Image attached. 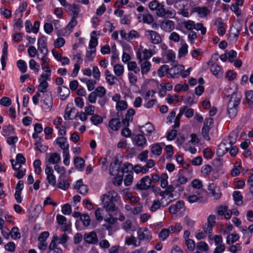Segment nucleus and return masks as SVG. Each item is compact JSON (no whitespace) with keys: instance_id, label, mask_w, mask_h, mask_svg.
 <instances>
[{"instance_id":"nucleus-1","label":"nucleus","mask_w":253,"mask_h":253,"mask_svg":"<svg viewBox=\"0 0 253 253\" xmlns=\"http://www.w3.org/2000/svg\"><path fill=\"white\" fill-rule=\"evenodd\" d=\"M118 193L114 190L109 191L106 194L103 195L102 202L103 207L107 211H118V208L114 203L119 199Z\"/></svg>"},{"instance_id":"nucleus-2","label":"nucleus","mask_w":253,"mask_h":253,"mask_svg":"<svg viewBox=\"0 0 253 253\" xmlns=\"http://www.w3.org/2000/svg\"><path fill=\"white\" fill-rule=\"evenodd\" d=\"M241 98L242 94L240 92H233L231 95L227 105V114L230 119H232L237 116Z\"/></svg>"},{"instance_id":"nucleus-3","label":"nucleus","mask_w":253,"mask_h":253,"mask_svg":"<svg viewBox=\"0 0 253 253\" xmlns=\"http://www.w3.org/2000/svg\"><path fill=\"white\" fill-rule=\"evenodd\" d=\"M137 238L139 240L149 242L152 239V236L148 229L146 227L140 228L137 231Z\"/></svg>"},{"instance_id":"nucleus-4","label":"nucleus","mask_w":253,"mask_h":253,"mask_svg":"<svg viewBox=\"0 0 253 253\" xmlns=\"http://www.w3.org/2000/svg\"><path fill=\"white\" fill-rule=\"evenodd\" d=\"M156 13L158 16L167 18H173L175 16L174 10L165 9L163 4H161L160 6L157 9Z\"/></svg>"},{"instance_id":"nucleus-5","label":"nucleus","mask_w":253,"mask_h":253,"mask_svg":"<svg viewBox=\"0 0 253 253\" xmlns=\"http://www.w3.org/2000/svg\"><path fill=\"white\" fill-rule=\"evenodd\" d=\"M122 162H119V159L116 158L114 161L110 164V173L112 175L121 174Z\"/></svg>"},{"instance_id":"nucleus-6","label":"nucleus","mask_w":253,"mask_h":253,"mask_svg":"<svg viewBox=\"0 0 253 253\" xmlns=\"http://www.w3.org/2000/svg\"><path fill=\"white\" fill-rule=\"evenodd\" d=\"M151 178L149 176H145L142 178L136 184L137 189L140 190H147L151 188Z\"/></svg>"},{"instance_id":"nucleus-7","label":"nucleus","mask_w":253,"mask_h":253,"mask_svg":"<svg viewBox=\"0 0 253 253\" xmlns=\"http://www.w3.org/2000/svg\"><path fill=\"white\" fill-rule=\"evenodd\" d=\"M84 240L88 244L95 245L98 242L97 234L94 231L85 233L84 235Z\"/></svg>"},{"instance_id":"nucleus-8","label":"nucleus","mask_w":253,"mask_h":253,"mask_svg":"<svg viewBox=\"0 0 253 253\" xmlns=\"http://www.w3.org/2000/svg\"><path fill=\"white\" fill-rule=\"evenodd\" d=\"M12 168L14 170H17L21 168V165L24 164L26 162V159L23 154L19 153L16 155V161L14 160H10Z\"/></svg>"},{"instance_id":"nucleus-9","label":"nucleus","mask_w":253,"mask_h":253,"mask_svg":"<svg viewBox=\"0 0 253 253\" xmlns=\"http://www.w3.org/2000/svg\"><path fill=\"white\" fill-rule=\"evenodd\" d=\"M45 96L46 97L42 101V107L45 111H49L51 109L53 104L52 95L51 94L50 95L47 94Z\"/></svg>"},{"instance_id":"nucleus-10","label":"nucleus","mask_w":253,"mask_h":253,"mask_svg":"<svg viewBox=\"0 0 253 253\" xmlns=\"http://www.w3.org/2000/svg\"><path fill=\"white\" fill-rule=\"evenodd\" d=\"M46 38L44 36H42L38 40V49L40 52H45L48 51L47 47Z\"/></svg>"},{"instance_id":"nucleus-11","label":"nucleus","mask_w":253,"mask_h":253,"mask_svg":"<svg viewBox=\"0 0 253 253\" xmlns=\"http://www.w3.org/2000/svg\"><path fill=\"white\" fill-rule=\"evenodd\" d=\"M147 32L149 34L152 43L159 44L162 42V39L159 33L152 30H148Z\"/></svg>"},{"instance_id":"nucleus-12","label":"nucleus","mask_w":253,"mask_h":253,"mask_svg":"<svg viewBox=\"0 0 253 253\" xmlns=\"http://www.w3.org/2000/svg\"><path fill=\"white\" fill-rule=\"evenodd\" d=\"M75 188L78 189L79 193L83 195H85L88 192V189L87 185L83 184L81 179L77 181Z\"/></svg>"},{"instance_id":"nucleus-13","label":"nucleus","mask_w":253,"mask_h":253,"mask_svg":"<svg viewBox=\"0 0 253 253\" xmlns=\"http://www.w3.org/2000/svg\"><path fill=\"white\" fill-rule=\"evenodd\" d=\"M208 190L215 199H218L220 198L221 194L219 192V188L218 187H216L214 183L209 184Z\"/></svg>"},{"instance_id":"nucleus-14","label":"nucleus","mask_w":253,"mask_h":253,"mask_svg":"<svg viewBox=\"0 0 253 253\" xmlns=\"http://www.w3.org/2000/svg\"><path fill=\"white\" fill-rule=\"evenodd\" d=\"M165 145L164 143H156L153 144L151 149L152 153L158 156H160L162 153L163 147Z\"/></svg>"},{"instance_id":"nucleus-15","label":"nucleus","mask_w":253,"mask_h":253,"mask_svg":"<svg viewBox=\"0 0 253 253\" xmlns=\"http://www.w3.org/2000/svg\"><path fill=\"white\" fill-rule=\"evenodd\" d=\"M161 27L166 32H170L174 28V23L169 20H164L162 22Z\"/></svg>"},{"instance_id":"nucleus-16","label":"nucleus","mask_w":253,"mask_h":253,"mask_svg":"<svg viewBox=\"0 0 253 253\" xmlns=\"http://www.w3.org/2000/svg\"><path fill=\"white\" fill-rule=\"evenodd\" d=\"M58 92L59 94L60 99L64 100L70 94L69 89L65 86L58 87Z\"/></svg>"},{"instance_id":"nucleus-17","label":"nucleus","mask_w":253,"mask_h":253,"mask_svg":"<svg viewBox=\"0 0 253 253\" xmlns=\"http://www.w3.org/2000/svg\"><path fill=\"white\" fill-rule=\"evenodd\" d=\"M147 142L146 138L143 134H137L134 138L133 142L138 147H142L146 144Z\"/></svg>"},{"instance_id":"nucleus-18","label":"nucleus","mask_w":253,"mask_h":253,"mask_svg":"<svg viewBox=\"0 0 253 253\" xmlns=\"http://www.w3.org/2000/svg\"><path fill=\"white\" fill-rule=\"evenodd\" d=\"M121 123L120 119L113 118L109 122V126L113 130L117 131L121 127Z\"/></svg>"},{"instance_id":"nucleus-19","label":"nucleus","mask_w":253,"mask_h":253,"mask_svg":"<svg viewBox=\"0 0 253 253\" xmlns=\"http://www.w3.org/2000/svg\"><path fill=\"white\" fill-rule=\"evenodd\" d=\"M68 236L66 234H62L60 237H58L57 235H54L52 241H54L55 244L58 243L60 244H65L68 240Z\"/></svg>"},{"instance_id":"nucleus-20","label":"nucleus","mask_w":253,"mask_h":253,"mask_svg":"<svg viewBox=\"0 0 253 253\" xmlns=\"http://www.w3.org/2000/svg\"><path fill=\"white\" fill-rule=\"evenodd\" d=\"M229 147L226 146L225 142H222L219 144L217 149L216 153L218 156H222L228 152Z\"/></svg>"},{"instance_id":"nucleus-21","label":"nucleus","mask_w":253,"mask_h":253,"mask_svg":"<svg viewBox=\"0 0 253 253\" xmlns=\"http://www.w3.org/2000/svg\"><path fill=\"white\" fill-rule=\"evenodd\" d=\"M70 186V184L65 179V176L63 175H60L59 178L58 187L63 190L67 189Z\"/></svg>"},{"instance_id":"nucleus-22","label":"nucleus","mask_w":253,"mask_h":253,"mask_svg":"<svg viewBox=\"0 0 253 253\" xmlns=\"http://www.w3.org/2000/svg\"><path fill=\"white\" fill-rule=\"evenodd\" d=\"M186 198L190 203H194L199 201L201 202L203 199V196L199 194H198V195L192 194L188 195Z\"/></svg>"},{"instance_id":"nucleus-23","label":"nucleus","mask_w":253,"mask_h":253,"mask_svg":"<svg viewBox=\"0 0 253 253\" xmlns=\"http://www.w3.org/2000/svg\"><path fill=\"white\" fill-rule=\"evenodd\" d=\"M84 162H85L84 159L80 157H76L74 160V163L75 167L80 170H82L84 169Z\"/></svg>"},{"instance_id":"nucleus-24","label":"nucleus","mask_w":253,"mask_h":253,"mask_svg":"<svg viewBox=\"0 0 253 253\" xmlns=\"http://www.w3.org/2000/svg\"><path fill=\"white\" fill-rule=\"evenodd\" d=\"M140 63V68L142 74H147L150 70L151 67V63L147 61H145L143 62H142Z\"/></svg>"},{"instance_id":"nucleus-25","label":"nucleus","mask_w":253,"mask_h":253,"mask_svg":"<svg viewBox=\"0 0 253 253\" xmlns=\"http://www.w3.org/2000/svg\"><path fill=\"white\" fill-rule=\"evenodd\" d=\"M233 197L237 205L241 206L243 204V196L240 191H234L233 193Z\"/></svg>"},{"instance_id":"nucleus-26","label":"nucleus","mask_w":253,"mask_h":253,"mask_svg":"<svg viewBox=\"0 0 253 253\" xmlns=\"http://www.w3.org/2000/svg\"><path fill=\"white\" fill-rule=\"evenodd\" d=\"M49 251L47 253H62L61 249L57 247L56 244L54 241H51L48 246Z\"/></svg>"},{"instance_id":"nucleus-27","label":"nucleus","mask_w":253,"mask_h":253,"mask_svg":"<svg viewBox=\"0 0 253 253\" xmlns=\"http://www.w3.org/2000/svg\"><path fill=\"white\" fill-rule=\"evenodd\" d=\"M56 144L59 145L63 150L66 148L67 145H69L67 141V138L64 137H58L56 140Z\"/></svg>"},{"instance_id":"nucleus-28","label":"nucleus","mask_w":253,"mask_h":253,"mask_svg":"<svg viewBox=\"0 0 253 253\" xmlns=\"http://www.w3.org/2000/svg\"><path fill=\"white\" fill-rule=\"evenodd\" d=\"M247 103L250 106L253 105V90H248L245 92Z\"/></svg>"},{"instance_id":"nucleus-29","label":"nucleus","mask_w":253,"mask_h":253,"mask_svg":"<svg viewBox=\"0 0 253 253\" xmlns=\"http://www.w3.org/2000/svg\"><path fill=\"white\" fill-rule=\"evenodd\" d=\"M124 71V68L122 65L118 64L114 66V72L117 76H122L123 74Z\"/></svg>"},{"instance_id":"nucleus-30","label":"nucleus","mask_w":253,"mask_h":253,"mask_svg":"<svg viewBox=\"0 0 253 253\" xmlns=\"http://www.w3.org/2000/svg\"><path fill=\"white\" fill-rule=\"evenodd\" d=\"M60 161V157L56 153L51 154L48 160L50 164H57Z\"/></svg>"},{"instance_id":"nucleus-31","label":"nucleus","mask_w":253,"mask_h":253,"mask_svg":"<svg viewBox=\"0 0 253 253\" xmlns=\"http://www.w3.org/2000/svg\"><path fill=\"white\" fill-rule=\"evenodd\" d=\"M90 121L94 125L97 126L103 122V118L100 115L95 114L90 118Z\"/></svg>"},{"instance_id":"nucleus-32","label":"nucleus","mask_w":253,"mask_h":253,"mask_svg":"<svg viewBox=\"0 0 253 253\" xmlns=\"http://www.w3.org/2000/svg\"><path fill=\"white\" fill-rule=\"evenodd\" d=\"M169 67L167 65H163L161 66L158 70V74L160 77H164L166 74L168 73Z\"/></svg>"},{"instance_id":"nucleus-33","label":"nucleus","mask_w":253,"mask_h":253,"mask_svg":"<svg viewBox=\"0 0 253 253\" xmlns=\"http://www.w3.org/2000/svg\"><path fill=\"white\" fill-rule=\"evenodd\" d=\"M239 239V236L237 234H231L227 237L226 243L230 245L238 241Z\"/></svg>"},{"instance_id":"nucleus-34","label":"nucleus","mask_w":253,"mask_h":253,"mask_svg":"<svg viewBox=\"0 0 253 253\" xmlns=\"http://www.w3.org/2000/svg\"><path fill=\"white\" fill-rule=\"evenodd\" d=\"M144 130L147 133V135H150L151 133L154 131V126L151 123H147L144 126H142Z\"/></svg>"},{"instance_id":"nucleus-35","label":"nucleus","mask_w":253,"mask_h":253,"mask_svg":"<svg viewBox=\"0 0 253 253\" xmlns=\"http://www.w3.org/2000/svg\"><path fill=\"white\" fill-rule=\"evenodd\" d=\"M195 10L201 16H206L210 12L207 7H196Z\"/></svg>"},{"instance_id":"nucleus-36","label":"nucleus","mask_w":253,"mask_h":253,"mask_svg":"<svg viewBox=\"0 0 253 253\" xmlns=\"http://www.w3.org/2000/svg\"><path fill=\"white\" fill-rule=\"evenodd\" d=\"M168 175L166 173H163L160 176V180H161V186L163 188H166L168 184Z\"/></svg>"},{"instance_id":"nucleus-37","label":"nucleus","mask_w":253,"mask_h":253,"mask_svg":"<svg viewBox=\"0 0 253 253\" xmlns=\"http://www.w3.org/2000/svg\"><path fill=\"white\" fill-rule=\"evenodd\" d=\"M237 137L238 134L235 132L232 131L229 134L228 136V140L230 147L236 143Z\"/></svg>"},{"instance_id":"nucleus-38","label":"nucleus","mask_w":253,"mask_h":253,"mask_svg":"<svg viewBox=\"0 0 253 253\" xmlns=\"http://www.w3.org/2000/svg\"><path fill=\"white\" fill-rule=\"evenodd\" d=\"M17 65L22 73H24L26 72L27 66L26 62L24 60H19L17 62Z\"/></svg>"},{"instance_id":"nucleus-39","label":"nucleus","mask_w":253,"mask_h":253,"mask_svg":"<svg viewBox=\"0 0 253 253\" xmlns=\"http://www.w3.org/2000/svg\"><path fill=\"white\" fill-rule=\"evenodd\" d=\"M188 52V45L186 43H184L179 48L178 51V57L180 58L185 56Z\"/></svg>"},{"instance_id":"nucleus-40","label":"nucleus","mask_w":253,"mask_h":253,"mask_svg":"<svg viewBox=\"0 0 253 253\" xmlns=\"http://www.w3.org/2000/svg\"><path fill=\"white\" fill-rule=\"evenodd\" d=\"M30 68L35 72H38L40 70V65H39L34 59H31L29 61Z\"/></svg>"},{"instance_id":"nucleus-41","label":"nucleus","mask_w":253,"mask_h":253,"mask_svg":"<svg viewBox=\"0 0 253 253\" xmlns=\"http://www.w3.org/2000/svg\"><path fill=\"white\" fill-rule=\"evenodd\" d=\"M48 86V83L46 81H42L41 82L40 84L38 86V91L44 93L46 92V89Z\"/></svg>"},{"instance_id":"nucleus-42","label":"nucleus","mask_w":253,"mask_h":253,"mask_svg":"<svg viewBox=\"0 0 253 253\" xmlns=\"http://www.w3.org/2000/svg\"><path fill=\"white\" fill-rule=\"evenodd\" d=\"M166 100L169 104L176 103L179 101L178 96L172 95L170 94L167 95Z\"/></svg>"},{"instance_id":"nucleus-43","label":"nucleus","mask_w":253,"mask_h":253,"mask_svg":"<svg viewBox=\"0 0 253 253\" xmlns=\"http://www.w3.org/2000/svg\"><path fill=\"white\" fill-rule=\"evenodd\" d=\"M116 107L117 110L121 111L126 110L127 108V104L125 101L120 100L117 103Z\"/></svg>"},{"instance_id":"nucleus-44","label":"nucleus","mask_w":253,"mask_h":253,"mask_svg":"<svg viewBox=\"0 0 253 253\" xmlns=\"http://www.w3.org/2000/svg\"><path fill=\"white\" fill-rule=\"evenodd\" d=\"M210 69L212 73L215 76H217L221 71L220 67L215 63L212 64L211 66Z\"/></svg>"},{"instance_id":"nucleus-45","label":"nucleus","mask_w":253,"mask_h":253,"mask_svg":"<svg viewBox=\"0 0 253 253\" xmlns=\"http://www.w3.org/2000/svg\"><path fill=\"white\" fill-rule=\"evenodd\" d=\"M10 234L11 237L14 239H19L21 237L19 229L17 227H14L12 228L11 231L10 232Z\"/></svg>"},{"instance_id":"nucleus-46","label":"nucleus","mask_w":253,"mask_h":253,"mask_svg":"<svg viewBox=\"0 0 253 253\" xmlns=\"http://www.w3.org/2000/svg\"><path fill=\"white\" fill-rule=\"evenodd\" d=\"M33 165L35 168V172L39 174L42 172V169L41 168V162L40 160L37 159L35 160L33 163Z\"/></svg>"},{"instance_id":"nucleus-47","label":"nucleus","mask_w":253,"mask_h":253,"mask_svg":"<svg viewBox=\"0 0 253 253\" xmlns=\"http://www.w3.org/2000/svg\"><path fill=\"white\" fill-rule=\"evenodd\" d=\"M133 169L132 165L128 163H126L124 164L123 167L121 169V174L124 175V173L127 172L130 169Z\"/></svg>"},{"instance_id":"nucleus-48","label":"nucleus","mask_w":253,"mask_h":253,"mask_svg":"<svg viewBox=\"0 0 253 253\" xmlns=\"http://www.w3.org/2000/svg\"><path fill=\"white\" fill-rule=\"evenodd\" d=\"M80 219L83 222L84 225L85 226H87L90 224V219L87 214L82 215Z\"/></svg>"},{"instance_id":"nucleus-49","label":"nucleus","mask_w":253,"mask_h":253,"mask_svg":"<svg viewBox=\"0 0 253 253\" xmlns=\"http://www.w3.org/2000/svg\"><path fill=\"white\" fill-rule=\"evenodd\" d=\"M94 92H96L98 97L101 98L105 95L106 90L103 86H101L97 87Z\"/></svg>"},{"instance_id":"nucleus-50","label":"nucleus","mask_w":253,"mask_h":253,"mask_svg":"<svg viewBox=\"0 0 253 253\" xmlns=\"http://www.w3.org/2000/svg\"><path fill=\"white\" fill-rule=\"evenodd\" d=\"M161 207V204L159 200H154L152 205L150 208V210L152 212H154L159 209Z\"/></svg>"},{"instance_id":"nucleus-51","label":"nucleus","mask_w":253,"mask_h":253,"mask_svg":"<svg viewBox=\"0 0 253 253\" xmlns=\"http://www.w3.org/2000/svg\"><path fill=\"white\" fill-rule=\"evenodd\" d=\"M183 25L186 29L189 31H192L195 26V23L193 21L189 20L187 21L183 22Z\"/></svg>"},{"instance_id":"nucleus-52","label":"nucleus","mask_w":253,"mask_h":253,"mask_svg":"<svg viewBox=\"0 0 253 253\" xmlns=\"http://www.w3.org/2000/svg\"><path fill=\"white\" fill-rule=\"evenodd\" d=\"M62 212L65 214H70L72 212V208L69 204L64 205L62 208Z\"/></svg>"},{"instance_id":"nucleus-53","label":"nucleus","mask_w":253,"mask_h":253,"mask_svg":"<svg viewBox=\"0 0 253 253\" xmlns=\"http://www.w3.org/2000/svg\"><path fill=\"white\" fill-rule=\"evenodd\" d=\"M11 104V100L9 97H3L0 100V104L3 106H9Z\"/></svg>"},{"instance_id":"nucleus-54","label":"nucleus","mask_w":253,"mask_h":253,"mask_svg":"<svg viewBox=\"0 0 253 253\" xmlns=\"http://www.w3.org/2000/svg\"><path fill=\"white\" fill-rule=\"evenodd\" d=\"M169 236V230L167 229H163L159 234V237L162 240L164 241Z\"/></svg>"},{"instance_id":"nucleus-55","label":"nucleus","mask_w":253,"mask_h":253,"mask_svg":"<svg viewBox=\"0 0 253 253\" xmlns=\"http://www.w3.org/2000/svg\"><path fill=\"white\" fill-rule=\"evenodd\" d=\"M14 128L13 126L8 125L7 126H4L2 128L3 132L6 135H9L11 133H14Z\"/></svg>"},{"instance_id":"nucleus-56","label":"nucleus","mask_w":253,"mask_h":253,"mask_svg":"<svg viewBox=\"0 0 253 253\" xmlns=\"http://www.w3.org/2000/svg\"><path fill=\"white\" fill-rule=\"evenodd\" d=\"M56 220L57 223L60 225H63V224H66V223H67V219L66 217L60 214L57 215Z\"/></svg>"},{"instance_id":"nucleus-57","label":"nucleus","mask_w":253,"mask_h":253,"mask_svg":"<svg viewBox=\"0 0 253 253\" xmlns=\"http://www.w3.org/2000/svg\"><path fill=\"white\" fill-rule=\"evenodd\" d=\"M153 21L154 19L151 14L148 13L143 15V21L144 23L151 24Z\"/></svg>"},{"instance_id":"nucleus-58","label":"nucleus","mask_w":253,"mask_h":253,"mask_svg":"<svg viewBox=\"0 0 253 253\" xmlns=\"http://www.w3.org/2000/svg\"><path fill=\"white\" fill-rule=\"evenodd\" d=\"M97 82L94 80H88L86 82L87 89L89 91H91L94 89L95 85Z\"/></svg>"},{"instance_id":"nucleus-59","label":"nucleus","mask_w":253,"mask_h":253,"mask_svg":"<svg viewBox=\"0 0 253 253\" xmlns=\"http://www.w3.org/2000/svg\"><path fill=\"white\" fill-rule=\"evenodd\" d=\"M73 7L71 10L72 11L71 16L72 18H76L79 15L80 12L79 7L78 5L76 4H73Z\"/></svg>"},{"instance_id":"nucleus-60","label":"nucleus","mask_w":253,"mask_h":253,"mask_svg":"<svg viewBox=\"0 0 253 253\" xmlns=\"http://www.w3.org/2000/svg\"><path fill=\"white\" fill-rule=\"evenodd\" d=\"M161 3H160L157 0H153L149 4V7L152 10H157L160 6Z\"/></svg>"},{"instance_id":"nucleus-61","label":"nucleus","mask_w":253,"mask_h":253,"mask_svg":"<svg viewBox=\"0 0 253 253\" xmlns=\"http://www.w3.org/2000/svg\"><path fill=\"white\" fill-rule=\"evenodd\" d=\"M115 175L116 176L114 177V179L113 180V184L115 185L120 186L121 185L122 183L124 175H122L121 174Z\"/></svg>"},{"instance_id":"nucleus-62","label":"nucleus","mask_w":253,"mask_h":253,"mask_svg":"<svg viewBox=\"0 0 253 253\" xmlns=\"http://www.w3.org/2000/svg\"><path fill=\"white\" fill-rule=\"evenodd\" d=\"M185 243L188 249L190 251H194L195 248V243L193 240L190 239H186V240H185Z\"/></svg>"},{"instance_id":"nucleus-63","label":"nucleus","mask_w":253,"mask_h":253,"mask_svg":"<svg viewBox=\"0 0 253 253\" xmlns=\"http://www.w3.org/2000/svg\"><path fill=\"white\" fill-rule=\"evenodd\" d=\"M65 41L63 38H59L56 40L54 42V45L55 47L59 48L64 45Z\"/></svg>"},{"instance_id":"nucleus-64","label":"nucleus","mask_w":253,"mask_h":253,"mask_svg":"<svg viewBox=\"0 0 253 253\" xmlns=\"http://www.w3.org/2000/svg\"><path fill=\"white\" fill-rule=\"evenodd\" d=\"M213 155V153L210 148H207L203 151V155L205 158L211 159Z\"/></svg>"}]
</instances>
